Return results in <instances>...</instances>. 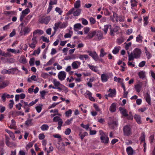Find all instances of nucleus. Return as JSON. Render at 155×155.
Listing matches in <instances>:
<instances>
[{
  "instance_id": "603ef678",
  "label": "nucleus",
  "mask_w": 155,
  "mask_h": 155,
  "mask_svg": "<svg viewBox=\"0 0 155 155\" xmlns=\"http://www.w3.org/2000/svg\"><path fill=\"white\" fill-rule=\"evenodd\" d=\"M114 80L115 81L118 82L120 83L121 81H123V79L120 78H117V77L115 76L114 78Z\"/></svg>"
},
{
  "instance_id": "4c0bfd02",
  "label": "nucleus",
  "mask_w": 155,
  "mask_h": 155,
  "mask_svg": "<svg viewBox=\"0 0 155 155\" xmlns=\"http://www.w3.org/2000/svg\"><path fill=\"white\" fill-rule=\"evenodd\" d=\"M93 107H94L95 110L96 111L99 112L101 113V110L100 108L99 107L98 105L96 104H94L93 105Z\"/></svg>"
},
{
  "instance_id": "37998d69",
  "label": "nucleus",
  "mask_w": 155,
  "mask_h": 155,
  "mask_svg": "<svg viewBox=\"0 0 155 155\" xmlns=\"http://www.w3.org/2000/svg\"><path fill=\"white\" fill-rule=\"evenodd\" d=\"M32 120L31 119H28L25 121V124L27 126H31L32 125Z\"/></svg>"
},
{
  "instance_id": "69168bd1",
  "label": "nucleus",
  "mask_w": 155,
  "mask_h": 155,
  "mask_svg": "<svg viewBox=\"0 0 155 155\" xmlns=\"http://www.w3.org/2000/svg\"><path fill=\"white\" fill-rule=\"evenodd\" d=\"M92 58L96 61H97L99 59V56L96 53L94 54V55Z\"/></svg>"
},
{
  "instance_id": "4468645a",
  "label": "nucleus",
  "mask_w": 155,
  "mask_h": 155,
  "mask_svg": "<svg viewBox=\"0 0 155 155\" xmlns=\"http://www.w3.org/2000/svg\"><path fill=\"white\" fill-rule=\"evenodd\" d=\"M114 26L113 29H110V34L111 36H114V32H117L120 29V27L117 26Z\"/></svg>"
},
{
  "instance_id": "dca6fc26",
  "label": "nucleus",
  "mask_w": 155,
  "mask_h": 155,
  "mask_svg": "<svg viewBox=\"0 0 155 155\" xmlns=\"http://www.w3.org/2000/svg\"><path fill=\"white\" fill-rule=\"evenodd\" d=\"M100 139L101 142L104 143L105 144H106L109 142V138L107 135L104 136H101Z\"/></svg>"
},
{
  "instance_id": "49530a36",
  "label": "nucleus",
  "mask_w": 155,
  "mask_h": 155,
  "mask_svg": "<svg viewBox=\"0 0 155 155\" xmlns=\"http://www.w3.org/2000/svg\"><path fill=\"white\" fill-rule=\"evenodd\" d=\"M30 12V10L28 8H26L24 10L22 11V13L26 15Z\"/></svg>"
},
{
  "instance_id": "6e6d98bb",
  "label": "nucleus",
  "mask_w": 155,
  "mask_h": 155,
  "mask_svg": "<svg viewBox=\"0 0 155 155\" xmlns=\"http://www.w3.org/2000/svg\"><path fill=\"white\" fill-rule=\"evenodd\" d=\"M117 18L120 22H124V21L125 17L124 16H117Z\"/></svg>"
},
{
  "instance_id": "9b49d317",
  "label": "nucleus",
  "mask_w": 155,
  "mask_h": 155,
  "mask_svg": "<svg viewBox=\"0 0 155 155\" xmlns=\"http://www.w3.org/2000/svg\"><path fill=\"white\" fill-rule=\"evenodd\" d=\"M108 92H110V93L107 95H105V96L113 97L115 96L116 94V90L114 88L113 89L110 88Z\"/></svg>"
},
{
  "instance_id": "cd10ccee",
  "label": "nucleus",
  "mask_w": 155,
  "mask_h": 155,
  "mask_svg": "<svg viewBox=\"0 0 155 155\" xmlns=\"http://www.w3.org/2000/svg\"><path fill=\"white\" fill-rule=\"evenodd\" d=\"M43 31L40 29H37L34 31L33 32V36L37 37L35 35L38 34L40 35H42L43 34Z\"/></svg>"
},
{
  "instance_id": "72a5a7b5",
  "label": "nucleus",
  "mask_w": 155,
  "mask_h": 155,
  "mask_svg": "<svg viewBox=\"0 0 155 155\" xmlns=\"http://www.w3.org/2000/svg\"><path fill=\"white\" fill-rule=\"evenodd\" d=\"M73 34V32L72 31L69 30L68 33H66L64 36V38H70L71 37Z\"/></svg>"
},
{
  "instance_id": "680f3d73",
  "label": "nucleus",
  "mask_w": 155,
  "mask_h": 155,
  "mask_svg": "<svg viewBox=\"0 0 155 155\" xmlns=\"http://www.w3.org/2000/svg\"><path fill=\"white\" fill-rule=\"evenodd\" d=\"M73 118H71L70 119H68L65 122V125H70L71 123V121L73 120Z\"/></svg>"
},
{
  "instance_id": "412c9836",
  "label": "nucleus",
  "mask_w": 155,
  "mask_h": 155,
  "mask_svg": "<svg viewBox=\"0 0 155 155\" xmlns=\"http://www.w3.org/2000/svg\"><path fill=\"white\" fill-rule=\"evenodd\" d=\"M119 110L121 114L125 117L128 116V114L126 109L120 107L119 108Z\"/></svg>"
},
{
  "instance_id": "6ab92c4d",
  "label": "nucleus",
  "mask_w": 155,
  "mask_h": 155,
  "mask_svg": "<svg viewBox=\"0 0 155 155\" xmlns=\"http://www.w3.org/2000/svg\"><path fill=\"white\" fill-rule=\"evenodd\" d=\"M134 119L138 124H140L142 123L141 117L139 115L135 114L134 116Z\"/></svg>"
},
{
  "instance_id": "de8ad7c7",
  "label": "nucleus",
  "mask_w": 155,
  "mask_h": 155,
  "mask_svg": "<svg viewBox=\"0 0 155 155\" xmlns=\"http://www.w3.org/2000/svg\"><path fill=\"white\" fill-rule=\"evenodd\" d=\"M88 133L86 132H85L83 133L82 134H79V136H80L82 140H83L84 137L86 136H87Z\"/></svg>"
},
{
  "instance_id": "864d4df0",
  "label": "nucleus",
  "mask_w": 155,
  "mask_h": 155,
  "mask_svg": "<svg viewBox=\"0 0 155 155\" xmlns=\"http://www.w3.org/2000/svg\"><path fill=\"white\" fill-rule=\"evenodd\" d=\"M57 148L61 153H64L65 151V149L64 147L59 146L57 147Z\"/></svg>"
},
{
  "instance_id": "aec40b11",
  "label": "nucleus",
  "mask_w": 155,
  "mask_h": 155,
  "mask_svg": "<svg viewBox=\"0 0 155 155\" xmlns=\"http://www.w3.org/2000/svg\"><path fill=\"white\" fill-rule=\"evenodd\" d=\"M9 82L8 81H5L0 83V89L4 88L7 86L9 84Z\"/></svg>"
},
{
  "instance_id": "f3484780",
  "label": "nucleus",
  "mask_w": 155,
  "mask_h": 155,
  "mask_svg": "<svg viewBox=\"0 0 155 155\" xmlns=\"http://www.w3.org/2000/svg\"><path fill=\"white\" fill-rule=\"evenodd\" d=\"M96 31H90L86 37V38L88 39H90L93 37L96 34Z\"/></svg>"
},
{
  "instance_id": "9d476101",
  "label": "nucleus",
  "mask_w": 155,
  "mask_h": 155,
  "mask_svg": "<svg viewBox=\"0 0 155 155\" xmlns=\"http://www.w3.org/2000/svg\"><path fill=\"white\" fill-rule=\"evenodd\" d=\"M66 75V74L65 71H61L58 73V78L60 81H62L65 79Z\"/></svg>"
},
{
  "instance_id": "f704fd0d",
  "label": "nucleus",
  "mask_w": 155,
  "mask_h": 155,
  "mask_svg": "<svg viewBox=\"0 0 155 155\" xmlns=\"http://www.w3.org/2000/svg\"><path fill=\"white\" fill-rule=\"evenodd\" d=\"M40 128L42 131L47 130L49 128V126L46 124H44Z\"/></svg>"
},
{
  "instance_id": "39448f33",
  "label": "nucleus",
  "mask_w": 155,
  "mask_h": 155,
  "mask_svg": "<svg viewBox=\"0 0 155 155\" xmlns=\"http://www.w3.org/2000/svg\"><path fill=\"white\" fill-rule=\"evenodd\" d=\"M68 25L67 22H62L61 21H59L55 23L53 28L54 30L56 31L58 28H66L68 26Z\"/></svg>"
},
{
  "instance_id": "3c124183",
  "label": "nucleus",
  "mask_w": 155,
  "mask_h": 155,
  "mask_svg": "<svg viewBox=\"0 0 155 155\" xmlns=\"http://www.w3.org/2000/svg\"><path fill=\"white\" fill-rule=\"evenodd\" d=\"M145 133L144 132H143L141 133L140 139L141 142H144L145 141Z\"/></svg>"
},
{
  "instance_id": "09e8293b",
  "label": "nucleus",
  "mask_w": 155,
  "mask_h": 155,
  "mask_svg": "<svg viewBox=\"0 0 155 155\" xmlns=\"http://www.w3.org/2000/svg\"><path fill=\"white\" fill-rule=\"evenodd\" d=\"M142 37L140 35H138L136 38L137 41L139 42H142Z\"/></svg>"
},
{
  "instance_id": "a18cd8bd",
  "label": "nucleus",
  "mask_w": 155,
  "mask_h": 155,
  "mask_svg": "<svg viewBox=\"0 0 155 155\" xmlns=\"http://www.w3.org/2000/svg\"><path fill=\"white\" fill-rule=\"evenodd\" d=\"M72 113V110L71 109H69L65 112V115L67 117H68L69 116H71Z\"/></svg>"
},
{
  "instance_id": "e433bc0d",
  "label": "nucleus",
  "mask_w": 155,
  "mask_h": 155,
  "mask_svg": "<svg viewBox=\"0 0 155 155\" xmlns=\"http://www.w3.org/2000/svg\"><path fill=\"white\" fill-rule=\"evenodd\" d=\"M42 106V104H40L35 107V108L38 113H39L41 112Z\"/></svg>"
},
{
  "instance_id": "f257e3e1",
  "label": "nucleus",
  "mask_w": 155,
  "mask_h": 155,
  "mask_svg": "<svg viewBox=\"0 0 155 155\" xmlns=\"http://www.w3.org/2000/svg\"><path fill=\"white\" fill-rule=\"evenodd\" d=\"M128 54L129 61H133L134 58H140L141 54V51L140 49L136 48L134 49L133 52L130 54L129 52H128Z\"/></svg>"
},
{
  "instance_id": "393cba45",
  "label": "nucleus",
  "mask_w": 155,
  "mask_h": 155,
  "mask_svg": "<svg viewBox=\"0 0 155 155\" xmlns=\"http://www.w3.org/2000/svg\"><path fill=\"white\" fill-rule=\"evenodd\" d=\"M81 6V2L80 0L76 1L74 4V8L76 9L79 8Z\"/></svg>"
},
{
  "instance_id": "c03bdc74",
  "label": "nucleus",
  "mask_w": 155,
  "mask_h": 155,
  "mask_svg": "<svg viewBox=\"0 0 155 155\" xmlns=\"http://www.w3.org/2000/svg\"><path fill=\"white\" fill-rule=\"evenodd\" d=\"M109 26L111 27V26L110 25H106L104 26L103 30L104 31L105 34L107 33Z\"/></svg>"
},
{
  "instance_id": "58836bf2",
  "label": "nucleus",
  "mask_w": 155,
  "mask_h": 155,
  "mask_svg": "<svg viewBox=\"0 0 155 155\" xmlns=\"http://www.w3.org/2000/svg\"><path fill=\"white\" fill-rule=\"evenodd\" d=\"M130 2L131 3V5L132 8L137 6V2L136 0H131Z\"/></svg>"
},
{
  "instance_id": "f03ea898",
  "label": "nucleus",
  "mask_w": 155,
  "mask_h": 155,
  "mask_svg": "<svg viewBox=\"0 0 155 155\" xmlns=\"http://www.w3.org/2000/svg\"><path fill=\"white\" fill-rule=\"evenodd\" d=\"M31 36H29L27 39L28 44L29 47L34 49L35 48L36 45L38 43L37 37L33 36L31 39Z\"/></svg>"
},
{
  "instance_id": "8fccbe9b",
  "label": "nucleus",
  "mask_w": 155,
  "mask_h": 155,
  "mask_svg": "<svg viewBox=\"0 0 155 155\" xmlns=\"http://www.w3.org/2000/svg\"><path fill=\"white\" fill-rule=\"evenodd\" d=\"M54 58H52L49 61L46 63V65L47 66H50L54 62Z\"/></svg>"
},
{
  "instance_id": "bf43d9fd",
  "label": "nucleus",
  "mask_w": 155,
  "mask_h": 155,
  "mask_svg": "<svg viewBox=\"0 0 155 155\" xmlns=\"http://www.w3.org/2000/svg\"><path fill=\"white\" fill-rule=\"evenodd\" d=\"M35 59L34 58H31L29 61V63L30 66H32L34 65V61Z\"/></svg>"
},
{
  "instance_id": "7ed1b4c3",
  "label": "nucleus",
  "mask_w": 155,
  "mask_h": 155,
  "mask_svg": "<svg viewBox=\"0 0 155 155\" xmlns=\"http://www.w3.org/2000/svg\"><path fill=\"white\" fill-rule=\"evenodd\" d=\"M51 19V18L50 16L41 15L39 17L38 22L39 23L47 25L48 24Z\"/></svg>"
},
{
  "instance_id": "a211bd4d",
  "label": "nucleus",
  "mask_w": 155,
  "mask_h": 155,
  "mask_svg": "<svg viewBox=\"0 0 155 155\" xmlns=\"http://www.w3.org/2000/svg\"><path fill=\"white\" fill-rule=\"evenodd\" d=\"M87 65L90 69L94 72L97 73L99 72V70L98 69V67L91 65L89 64H88Z\"/></svg>"
},
{
  "instance_id": "f8f14e48",
  "label": "nucleus",
  "mask_w": 155,
  "mask_h": 155,
  "mask_svg": "<svg viewBox=\"0 0 155 155\" xmlns=\"http://www.w3.org/2000/svg\"><path fill=\"white\" fill-rule=\"evenodd\" d=\"M143 85V82H140L134 85V88L137 92H140Z\"/></svg>"
},
{
  "instance_id": "774afa93",
  "label": "nucleus",
  "mask_w": 155,
  "mask_h": 155,
  "mask_svg": "<svg viewBox=\"0 0 155 155\" xmlns=\"http://www.w3.org/2000/svg\"><path fill=\"white\" fill-rule=\"evenodd\" d=\"M38 101V99H36L35 100V101H32L29 104V105H28L29 106L31 107V106L34 105L37 103V102Z\"/></svg>"
},
{
  "instance_id": "2f4dec72",
  "label": "nucleus",
  "mask_w": 155,
  "mask_h": 155,
  "mask_svg": "<svg viewBox=\"0 0 155 155\" xmlns=\"http://www.w3.org/2000/svg\"><path fill=\"white\" fill-rule=\"evenodd\" d=\"M138 75L140 78L142 79L146 77L145 72L143 71L139 72L138 73Z\"/></svg>"
},
{
  "instance_id": "052dcab7",
  "label": "nucleus",
  "mask_w": 155,
  "mask_h": 155,
  "mask_svg": "<svg viewBox=\"0 0 155 155\" xmlns=\"http://www.w3.org/2000/svg\"><path fill=\"white\" fill-rule=\"evenodd\" d=\"M81 126L83 128L85 129L86 130H88L89 128V124L84 125L83 124H81Z\"/></svg>"
},
{
  "instance_id": "c9c22d12",
  "label": "nucleus",
  "mask_w": 155,
  "mask_h": 155,
  "mask_svg": "<svg viewBox=\"0 0 155 155\" xmlns=\"http://www.w3.org/2000/svg\"><path fill=\"white\" fill-rule=\"evenodd\" d=\"M107 53L104 51V49L102 48L100 50V56L101 57H104L105 55H106Z\"/></svg>"
},
{
  "instance_id": "2eb2a0df",
  "label": "nucleus",
  "mask_w": 155,
  "mask_h": 155,
  "mask_svg": "<svg viewBox=\"0 0 155 155\" xmlns=\"http://www.w3.org/2000/svg\"><path fill=\"white\" fill-rule=\"evenodd\" d=\"M108 75L105 74H103L101 75V79L103 82H107L109 79Z\"/></svg>"
},
{
  "instance_id": "b1692460",
  "label": "nucleus",
  "mask_w": 155,
  "mask_h": 155,
  "mask_svg": "<svg viewBox=\"0 0 155 155\" xmlns=\"http://www.w3.org/2000/svg\"><path fill=\"white\" fill-rule=\"evenodd\" d=\"M126 152L128 155H133L134 150L131 147H129L126 148Z\"/></svg>"
},
{
  "instance_id": "bb28decb",
  "label": "nucleus",
  "mask_w": 155,
  "mask_h": 155,
  "mask_svg": "<svg viewBox=\"0 0 155 155\" xmlns=\"http://www.w3.org/2000/svg\"><path fill=\"white\" fill-rule=\"evenodd\" d=\"M83 26L80 23H77L75 24L74 25V30L75 31H77V29L79 30L83 28Z\"/></svg>"
},
{
  "instance_id": "a19ab883",
  "label": "nucleus",
  "mask_w": 155,
  "mask_h": 155,
  "mask_svg": "<svg viewBox=\"0 0 155 155\" xmlns=\"http://www.w3.org/2000/svg\"><path fill=\"white\" fill-rule=\"evenodd\" d=\"M145 52L146 55L147 56V58L148 59H149L151 57V55L150 54V53L147 50V49L146 47L145 48Z\"/></svg>"
},
{
  "instance_id": "338daca9",
  "label": "nucleus",
  "mask_w": 155,
  "mask_h": 155,
  "mask_svg": "<svg viewBox=\"0 0 155 155\" xmlns=\"http://www.w3.org/2000/svg\"><path fill=\"white\" fill-rule=\"evenodd\" d=\"M146 61H142L141 62L139 63L138 65L139 67L140 68L143 67L146 64Z\"/></svg>"
},
{
  "instance_id": "6e6552de",
  "label": "nucleus",
  "mask_w": 155,
  "mask_h": 155,
  "mask_svg": "<svg viewBox=\"0 0 155 155\" xmlns=\"http://www.w3.org/2000/svg\"><path fill=\"white\" fill-rule=\"evenodd\" d=\"M31 28L28 26H24L21 28L20 34V36L25 35L28 34L31 31Z\"/></svg>"
},
{
  "instance_id": "c756f323",
  "label": "nucleus",
  "mask_w": 155,
  "mask_h": 155,
  "mask_svg": "<svg viewBox=\"0 0 155 155\" xmlns=\"http://www.w3.org/2000/svg\"><path fill=\"white\" fill-rule=\"evenodd\" d=\"M19 61L20 63L23 64H25L27 62L26 59L24 55H21V56Z\"/></svg>"
},
{
  "instance_id": "a878e982",
  "label": "nucleus",
  "mask_w": 155,
  "mask_h": 155,
  "mask_svg": "<svg viewBox=\"0 0 155 155\" xmlns=\"http://www.w3.org/2000/svg\"><path fill=\"white\" fill-rule=\"evenodd\" d=\"M96 35L99 40L103 38V34L101 31H96Z\"/></svg>"
},
{
  "instance_id": "79ce46f5",
  "label": "nucleus",
  "mask_w": 155,
  "mask_h": 155,
  "mask_svg": "<svg viewBox=\"0 0 155 155\" xmlns=\"http://www.w3.org/2000/svg\"><path fill=\"white\" fill-rule=\"evenodd\" d=\"M89 19L91 25H94L95 23L96 20L94 18L92 17H89Z\"/></svg>"
},
{
  "instance_id": "1a4fd4ad",
  "label": "nucleus",
  "mask_w": 155,
  "mask_h": 155,
  "mask_svg": "<svg viewBox=\"0 0 155 155\" xmlns=\"http://www.w3.org/2000/svg\"><path fill=\"white\" fill-rule=\"evenodd\" d=\"M53 82L56 88H57L59 90H61L62 89L61 86L62 87H64L66 88L64 86L61 84L59 81H57L56 79L53 80Z\"/></svg>"
},
{
  "instance_id": "0e129e2a",
  "label": "nucleus",
  "mask_w": 155,
  "mask_h": 155,
  "mask_svg": "<svg viewBox=\"0 0 155 155\" xmlns=\"http://www.w3.org/2000/svg\"><path fill=\"white\" fill-rule=\"evenodd\" d=\"M84 32L85 34H88L90 31V28L88 27H85L84 29Z\"/></svg>"
},
{
  "instance_id": "0eeeda50",
  "label": "nucleus",
  "mask_w": 155,
  "mask_h": 155,
  "mask_svg": "<svg viewBox=\"0 0 155 155\" xmlns=\"http://www.w3.org/2000/svg\"><path fill=\"white\" fill-rule=\"evenodd\" d=\"M81 11V10L80 9L78 8L75 9V8H72L67 13L68 15H70L73 14L74 16H78L80 15Z\"/></svg>"
},
{
  "instance_id": "c85d7f7f",
  "label": "nucleus",
  "mask_w": 155,
  "mask_h": 155,
  "mask_svg": "<svg viewBox=\"0 0 155 155\" xmlns=\"http://www.w3.org/2000/svg\"><path fill=\"white\" fill-rule=\"evenodd\" d=\"M79 58L81 60H86L89 58V56L87 54H80Z\"/></svg>"
},
{
  "instance_id": "4be33fe9",
  "label": "nucleus",
  "mask_w": 155,
  "mask_h": 155,
  "mask_svg": "<svg viewBox=\"0 0 155 155\" xmlns=\"http://www.w3.org/2000/svg\"><path fill=\"white\" fill-rule=\"evenodd\" d=\"M32 17V15L29 14L25 18V19L24 20V22L25 23V25H27V24L29 21L30 19Z\"/></svg>"
},
{
  "instance_id": "5fc2aeb1",
  "label": "nucleus",
  "mask_w": 155,
  "mask_h": 155,
  "mask_svg": "<svg viewBox=\"0 0 155 155\" xmlns=\"http://www.w3.org/2000/svg\"><path fill=\"white\" fill-rule=\"evenodd\" d=\"M48 93L47 92H46L45 91H42L40 92V94H41V97L43 99H45V94Z\"/></svg>"
},
{
  "instance_id": "ddd939ff",
  "label": "nucleus",
  "mask_w": 155,
  "mask_h": 155,
  "mask_svg": "<svg viewBox=\"0 0 155 155\" xmlns=\"http://www.w3.org/2000/svg\"><path fill=\"white\" fill-rule=\"evenodd\" d=\"M81 64V63L80 61H75L72 62L71 64V66L74 69L78 68Z\"/></svg>"
},
{
  "instance_id": "7c9ffc66",
  "label": "nucleus",
  "mask_w": 155,
  "mask_h": 155,
  "mask_svg": "<svg viewBox=\"0 0 155 155\" xmlns=\"http://www.w3.org/2000/svg\"><path fill=\"white\" fill-rule=\"evenodd\" d=\"M110 110L111 112H114L116 110V106L115 103H112L110 107Z\"/></svg>"
},
{
  "instance_id": "e2e57ef3",
  "label": "nucleus",
  "mask_w": 155,
  "mask_h": 155,
  "mask_svg": "<svg viewBox=\"0 0 155 155\" xmlns=\"http://www.w3.org/2000/svg\"><path fill=\"white\" fill-rule=\"evenodd\" d=\"M81 22L83 25H87L88 24L87 21L84 18L81 19Z\"/></svg>"
},
{
  "instance_id": "13d9d810",
  "label": "nucleus",
  "mask_w": 155,
  "mask_h": 155,
  "mask_svg": "<svg viewBox=\"0 0 155 155\" xmlns=\"http://www.w3.org/2000/svg\"><path fill=\"white\" fill-rule=\"evenodd\" d=\"M41 39L44 42L48 43L49 41V39L45 37L44 36H42L41 37Z\"/></svg>"
},
{
  "instance_id": "4d7b16f0",
  "label": "nucleus",
  "mask_w": 155,
  "mask_h": 155,
  "mask_svg": "<svg viewBox=\"0 0 155 155\" xmlns=\"http://www.w3.org/2000/svg\"><path fill=\"white\" fill-rule=\"evenodd\" d=\"M124 41V39L122 38H118L117 40V42L119 45L121 44Z\"/></svg>"
},
{
  "instance_id": "5701e85b",
  "label": "nucleus",
  "mask_w": 155,
  "mask_h": 155,
  "mask_svg": "<svg viewBox=\"0 0 155 155\" xmlns=\"http://www.w3.org/2000/svg\"><path fill=\"white\" fill-rule=\"evenodd\" d=\"M144 98H145L146 101L149 104L151 105V99L150 95L148 93L145 94L144 96Z\"/></svg>"
},
{
  "instance_id": "473e14b6",
  "label": "nucleus",
  "mask_w": 155,
  "mask_h": 155,
  "mask_svg": "<svg viewBox=\"0 0 155 155\" xmlns=\"http://www.w3.org/2000/svg\"><path fill=\"white\" fill-rule=\"evenodd\" d=\"M120 46L115 47L112 50V52L114 54H116L118 53L120 50Z\"/></svg>"
},
{
  "instance_id": "ea45409f",
  "label": "nucleus",
  "mask_w": 155,
  "mask_h": 155,
  "mask_svg": "<svg viewBox=\"0 0 155 155\" xmlns=\"http://www.w3.org/2000/svg\"><path fill=\"white\" fill-rule=\"evenodd\" d=\"M149 17L148 16H146L143 17V21H144L143 23V25L144 26H146L147 25L148 23V19Z\"/></svg>"
},
{
  "instance_id": "423d86ee",
  "label": "nucleus",
  "mask_w": 155,
  "mask_h": 155,
  "mask_svg": "<svg viewBox=\"0 0 155 155\" xmlns=\"http://www.w3.org/2000/svg\"><path fill=\"white\" fill-rule=\"evenodd\" d=\"M124 135L125 136H129L132 134V132L130 125H126L123 129Z\"/></svg>"
},
{
  "instance_id": "20e7f679",
  "label": "nucleus",
  "mask_w": 155,
  "mask_h": 155,
  "mask_svg": "<svg viewBox=\"0 0 155 155\" xmlns=\"http://www.w3.org/2000/svg\"><path fill=\"white\" fill-rule=\"evenodd\" d=\"M108 124L109 127L111 129H114L117 127L118 126L117 121L114 120V117H110Z\"/></svg>"
}]
</instances>
